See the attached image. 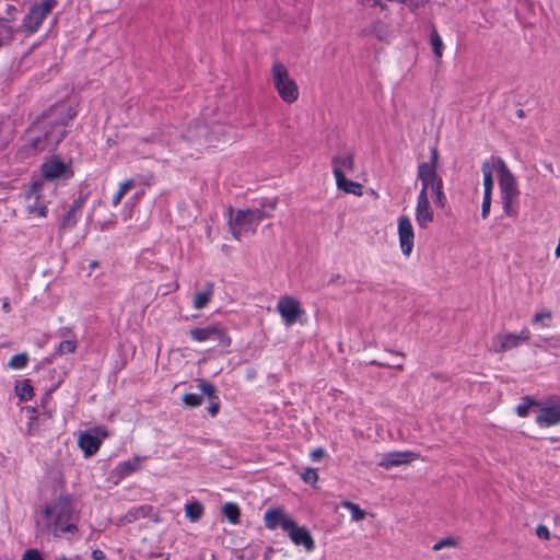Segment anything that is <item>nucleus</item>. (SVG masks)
Listing matches in <instances>:
<instances>
[{"label": "nucleus", "instance_id": "obj_10", "mask_svg": "<svg viewBox=\"0 0 560 560\" xmlns=\"http://www.w3.org/2000/svg\"><path fill=\"white\" fill-rule=\"evenodd\" d=\"M277 310L280 313L284 324L292 326L304 313L301 308L300 302L292 296H283L278 301Z\"/></svg>", "mask_w": 560, "mask_h": 560}, {"label": "nucleus", "instance_id": "obj_20", "mask_svg": "<svg viewBox=\"0 0 560 560\" xmlns=\"http://www.w3.org/2000/svg\"><path fill=\"white\" fill-rule=\"evenodd\" d=\"M85 201V197L80 196L77 200L73 201L69 211L65 214L61 221V228L70 229L73 228L77 223V215L81 211V208Z\"/></svg>", "mask_w": 560, "mask_h": 560}, {"label": "nucleus", "instance_id": "obj_36", "mask_svg": "<svg viewBox=\"0 0 560 560\" xmlns=\"http://www.w3.org/2000/svg\"><path fill=\"white\" fill-rule=\"evenodd\" d=\"M551 319H552L551 311H540L534 315L532 323L540 324L542 327H549Z\"/></svg>", "mask_w": 560, "mask_h": 560}, {"label": "nucleus", "instance_id": "obj_5", "mask_svg": "<svg viewBox=\"0 0 560 560\" xmlns=\"http://www.w3.org/2000/svg\"><path fill=\"white\" fill-rule=\"evenodd\" d=\"M47 185L44 180H35L26 190L24 208L31 218H46L48 199L45 195Z\"/></svg>", "mask_w": 560, "mask_h": 560}, {"label": "nucleus", "instance_id": "obj_34", "mask_svg": "<svg viewBox=\"0 0 560 560\" xmlns=\"http://www.w3.org/2000/svg\"><path fill=\"white\" fill-rule=\"evenodd\" d=\"M151 510L150 506L148 505H143V506H139V508H135L132 510H130L124 517V520L127 522V523H131L136 520H138L139 517H144L147 516V514L149 513V511Z\"/></svg>", "mask_w": 560, "mask_h": 560}, {"label": "nucleus", "instance_id": "obj_51", "mask_svg": "<svg viewBox=\"0 0 560 560\" xmlns=\"http://www.w3.org/2000/svg\"><path fill=\"white\" fill-rule=\"evenodd\" d=\"M326 452L323 447H317L311 452V458L314 462L320 460L325 456Z\"/></svg>", "mask_w": 560, "mask_h": 560}, {"label": "nucleus", "instance_id": "obj_13", "mask_svg": "<svg viewBox=\"0 0 560 560\" xmlns=\"http://www.w3.org/2000/svg\"><path fill=\"white\" fill-rule=\"evenodd\" d=\"M398 235L402 254L409 256L413 248L415 233L411 221L406 215H401L398 219Z\"/></svg>", "mask_w": 560, "mask_h": 560}, {"label": "nucleus", "instance_id": "obj_53", "mask_svg": "<svg viewBox=\"0 0 560 560\" xmlns=\"http://www.w3.org/2000/svg\"><path fill=\"white\" fill-rule=\"evenodd\" d=\"M277 207V199L268 200L266 203L262 205L260 209L269 208L270 210H275Z\"/></svg>", "mask_w": 560, "mask_h": 560}, {"label": "nucleus", "instance_id": "obj_33", "mask_svg": "<svg viewBox=\"0 0 560 560\" xmlns=\"http://www.w3.org/2000/svg\"><path fill=\"white\" fill-rule=\"evenodd\" d=\"M141 467V458L133 457L130 460L124 462L119 465V470L122 475H129L132 471L140 469Z\"/></svg>", "mask_w": 560, "mask_h": 560}, {"label": "nucleus", "instance_id": "obj_24", "mask_svg": "<svg viewBox=\"0 0 560 560\" xmlns=\"http://www.w3.org/2000/svg\"><path fill=\"white\" fill-rule=\"evenodd\" d=\"M212 294H213V284L209 282V283H207L206 289L202 292H198L195 295L194 302H192L194 307L196 310L203 308L211 300Z\"/></svg>", "mask_w": 560, "mask_h": 560}, {"label": "nucleus", "instance_id": "obj_47", "mask_svg": "<svg viewBox=\"0 0 560 560\" xmlns=\"http://www.w3.org/2000/svg\"><path fill=\"white\" fill-rule=\"evenodd\" d=\"M501 199H502V203H503V210H504V212H505L508 215H510V217L514 215V214H515V211H514V209H513V207H512V202H513V200H514L515 198H513V197H501Z\"/></svg>", "mask_w": 560, "mask_h": 560}, {"label": "nucleus", "instance_id": "obj_46", "mask_svg": "<svg viewBox=\"0 0 560 560\" xmlns=\"http://www.w3.org/2000/svg\"><path fill=\"white\" fill-rule=\"evenodd\" d=\"M371 364L377 365V366H383V368H394V369H398V370H404V363L402 362L397 363V361L389 362V361L373 360V361H371Z\"/></svg>", "mask_w": 560, "mask_h": 560}, {"label": "nucleus", "instance_id": "obj_14", "mask_svg": "<svg viewBox=\"0 0 560 560\" xmlns=\"http://www.w3.org/2000/svg\"><path fill=\"white\" fill-rule=\"evenodd\" d=\"M419 458V454L411 451L389 452L382 456L378 466L384 469H390L401 465L409 464Z\"/></svg>", "mask_w": 560, "mask_h": 560}, {"label": "nucleus", "instance_id": "obj_32", "mask_svg": "<svg viewBox=\"0 0 560 560\" xmlns=\"http://www.w3.org/2000/svg\"><path fill=\"white\" fill-rule=\"evenodd\" d=\"M432 195H434V202L439 208H444L446 206V196L443 191V180L438 183L433 189L430 190Z\"/></svg>", "mask_w": 560, "mask_h": 560}, {"label": "nucleus", "instance_id": "obj_3", "mask_svg": "<svg viewBox=\"0 0 560 560\" xmlns=\"http://www.w3.org/2000/svg\"><path fill=\"white\" fill-rule=\"evenodd\" d=\"M271 213L264 209H247L237 210L234 212L232 209L229 211V228L235 240H241L243 236L255 233L258 224L266 218H270Z\"/></svg>", "mask_w": 560, "mask_h": 560}, {"label": "nucleus", "instance_id": "obj_6", "mask_svg": "<svg viewBox=\"0 0 560 560\" xmlns=\"http://www.w3.org/2000/svg\"><path fill=\"white\" fill-rule=\"evenodd\" d=\"M536 423L542 428L560 424V395L537 405Z\"/></svg>", "mask_w": 560, "mask_h": 560}, {"label": "nucleus", "instance_id": "obj_12", "mask_svg": "<svg viewBox=\"0 0 560 560\" xmlns=\"http://www.w3.org/2000/svg\"><path fill=\"white\" fill-rule=\"evenodd\" d=\"M335 178L346 176L354 171V152L351 149H341L331 158Z\"/></svg>", "mask_w": 560, "mask_h": 560}, {"label": "nucleus", "instance_id": "obj_31", "mask_svg": "<svg viewBox=\"0 0 560 560\" xmlns=\"http://www.w3.org/2000/svg\"><path fill=\"white\" fill-rule=\"evenodd\" d=\"M341 505L347 508L351 512V518L354 522L362 521L366 516V512L362 510L358 504L351 501H342Z\"/></svg>", "mask_w": 560, "mask_h": 560}, {"label": "nucleus", "instance_id": "obj_8", "mask_svg": "<svg viewBox=\"0 0 560 560\" xmlns=\"http://www.w3.org/2000/svg\"><path fill=\"white\" fill-rule=\"evenodd\" d=\"M108 436V431L104 427H96L93 430L80 433L78 444L86 457L98 452L102 441Z\"/></svg>", "mask_w": 560, "mask_h": 560}, {"label": "nucleus", "instance_id": "obj_4", "mask_svg": "<svg viewBox=\"0 0 560 560\" xmlns=\"http://www.w3.org/2000/svg\"><path fill=\"white\" fill-rule=\"evenodd\" d=\"M275 89L281 100L288 104L294 103L299 97L296 82L290 78L287 67L282 62H275L271 68Z\"/></svg>", "mask_w": 560, "mask_h": 560}, {"label": "nucleus", "instance_id": "obj_39", "mask_svg": "<svg viewBox=\"0 0 560 560\" xmlns=\"http://www.w3.org/2000/svg\"><path fill=\"white\" fill-rule=\"evenodd\" d=\"M13 37H14L13 28L5 23H1L0 24V47L2 45H4L5 43L11 42L13 39Z\"/></svg>", "mask_w": 560, "mask_h": 560}, {"label": "nucleus", "instance_id": "obj_55", "mask_svg": "<svg viewBox=\"0 0 560 560\" xmlns=\"http://www.w3.org/2000/svg\"><path fill=\"white\" fill-rule=\"evenodd\" d=\"M340 279V275H334L330 279V282H336Z\"/></svg>", "mask_w": 560, "mask_h": 560}, {"label": "nucleus", "instance_id": "obj_41", "mask_svg": "<svg viewBox=\"0 0 560 560\" xmlns=\"http://www.w3.org/2000/svg\"><path fill=\"white\" fill-rule=\"evenodd\" d=\"M203 397L198 394H185L183 396V402L188 407H198L202 404Z\"/></svg>", "mask_w": 560, "mask_h": 560}, {"label": "nucleus", "instance_id": "obj_50", "mask_svg": "<svg viewBox=\"0 0 560 560\" xmlns=\"http://www.w3.org/2000/svg\"><path fill=\"white\" fill-rule=\"evenodd\" d=\"M536 535L540 538V539H549L550 538V533H549V529L545 526V525H538L537 528H536Z\"/></svg>", "mask_w": 560, "mask_h": 560}, {"label": "nucleus", "instance_id": "obj_2", "mask_svg": "<svg viewBox=\"0 0 560 560\" xmlns=\"http://www.w3.org/2000/svg\"><path fill=\"white\" fill-rule=\"evenodd\" d=\"M47 530L56 537L78 530V515L68 497H59L44 509Z\"/></svg>", "mask_w": 560, "mask_h": 560}, {"label": "nucleus", "instance_id": "obj_25", "mask_svg": "<svg viewBox=\"0 0 560 560\" xmlns=\"http://www.w3.org/2000/svg\"><path fill=\"white\" fill-rule=\"evenodd\" d=\"M191 338L196 341H206L212 339V334L217 332V325H210L203 328H194L189 331Z\"/></svg>", "mask_w": 560, "mask_h": 560}, {"label": "nucleus", "instance_id": "obj_45", "mask_svg": "<svg viewBox=\"0 0 560 560\" xmlns=\"http://www.w3.org/2000/svg\"><path fill=\"white\" fill-rule=\"evenodd\" d=\"M491 196L492 195L483 194V200H482V205H481V217H482V219L488 218V215L490 213Z\"/></svg>", "mask_w": 560, "mask_h": 560}, {"label": "nucleus", "instance_id": "obj_29", "mask_svg": "<svg viewBox=\"0 0 560 560\" xmlns=\"http://www.w3.org/2000/svg\"><path fill=\"white\" fill-rule=\"evenodd\" d=\"M430 43H431L435 58L441 59L442 55H443L444 44H443L442 37L440 36V34L438 33V31L434 26L432 27V31L430 34Z\"/></svg>", "mask_w": 560, "mask_h": 560}, {"label": "nucleus", "instance_id": "obj_52", "mask_svg": "<svg viewBox=\"0 0 560 560\" xmlns=\"http://www.w3.org/2000/svg\"><path fill=\"white\" fill-rule=\"evenodd\" d=\"M438 159H439V154H438L436 149H432L431 150L430 161L429 162H422L421 164H432L433 165V170H436Z\"/></svg>", "mask_w": 560, "mask_h": 560}, {"label": "nucleus", "instance_id": "obj_7", "mask_svg": "<svg viewBox=\"0 0 560 560\" xmlns=\"http://www.w3.org/2000/svg\"><path fill=\"white\" fill-rule=\"evenodd\" d=\"M530 339V331L523 328L518 334L502 332L492 337L490 350L494 353H503L508 350L520 347L521 343Z\"/></svg>", "mask_w": 560, "mask_h": 560}, {"label": "nucleus", "instance_id": "obj_60", "mask_svg": "<svg viewBox=\"0 0 560 560\" xmlns=\"http://www.w3.org/2000/svg\"><path fill=\"white\" fill-rule=\"evenodd\" d=\"M8 306H9V304L5 302V303L3 304V307H4V308H8Z\"/></svg>", "mask_w": 560, "mask_h": 560}, {"label": "nucleus", "instance_id": "obj_26", "mask_svg": "<svg viewBox=\"0 0 560 560\" xmlns=\"http://www.w3.org/2000/svg\"><path fill=\"white\" fill-rule=\"evenodd\" d=\"M222 514L229 520L231 524H238L241 517V510L237 504L233 502H226L222 506Z\"/></svg>", "mask_w": 560, "mask_h": 560}, {"label": "nucleus", "instance_id": "obj_23", "mask_svg": "<svg viewBox=\"0 0 560 560\" xmlns=\"http://www.w3.org/2000/svg\"><path fill=\"white\" fill-rule=\"evenodd\" d=\"M43 13H40L35 8H32L28 14L25 16L23 21V26L30 32L34 33L37 31L42 22L44 21Z\"/></svg>", "mask_w": 560, "mask_h": 560}, {"label": "nucleus", "instance_id": "obj_37", "mask_svg": "<svg viewBox=\"0 0 560 560\" xmlns=\"http://www.w3.org/2000/svg\"><path fill=\"white\" fill-rule=\"evenodd\" d=\"M28 362V357L26 353H19V354H15L13 355L10 361H9V368L11 369H14V370H19V369H23L26 366Z\"/></svg>", "mask_w": 560, "mask_h": 560}, {"label": "nucleus", "instance_id": "obj_1", "mask_svg": "<svg viewBox=\"0 0 560 560\" xmlns=\"http://www.w3.org/2000/svg\"><path fill=\"white\" fill-rule=\"evenodd\" d=\"M75 116L72 107L58 104L46 112L28 130L33 145L39 150L54 149L67 135V125Z\"/></svg>", "mask_w": 560, "mask_h": 560}, {"label": "nucleus", "instance_id": "obj_43", "mask_svg": "<svg viewBox=\"0 0 560 560\" xmlns=\"http://www.w3.org/2000/svg\"><path fill=\"white\" fill-rule=\"evenodd\" d=\"M75 349H77L75 340H63L59 343L58 353L59 354L73 353L75 351Z\"/></svg>", "mask_w": 560, "mask_h": 560}, {"label": "nucleus", "instance_id": "obj_44", "mask_svg": "<svg viewBox=\"0 0 560 560\" xmlns=\"http://www.w3.org/2000/svg\"><path fill=\"white\" fill-rule=\"evenodd\" d=\"M56 1L55 0H45L39 5L34 7L36 10H38L40 13H43V16L46 18L52 8L55 7Z\"/></svg>", "mask_w": 560, "mask_h": 560}, {"label": "nucleus", "instance_id": "obj_19", "mask_svg": "<svg viewBox=\"0 0 560 560\" xmlns=\"http://www.w3.org/2000/svg\"><path fill=\"white\" fill-rule=\"evenodd\" d=\"M198 388L202 392V394H205L209 398L210 406L208 410L211 413V416H215L219 411L220 406L219 398L215 395V387L211 383L200 381L198 384Z\"/></svg>", "mask_w": 560, "mask_h": 560}, {"label": "nucleus", "instance_id": "obj_54", "mask_svg": "<svg viewBox=\"0 0 560 560\" xmlns=\"http://www.w3.org/2000/svg\"><path fill=\"white\" fill-rule=\"evenodd\" d=\"M92 556H93L94 560H103L104 557H105L104 552L102 550H98V549L94 550L92 552Z\"/></svg>", "mask_w": 560, "mask_h": 560}, {"label": "nucleus", "instance_id": "obj_16", "mask_svg": "<svg viewBox=\"0 0 560 560\" xmlns=\"http://www.w3.org/2000/svg\"><path fill=\"white\" fill-rule=\"evenodd\" d=\"M434 220V212L430 205L429 197L424 194L418 196L416 207V221L419 228L427 229Z\"/></svg>", "mask_w": 560, "mask_h": 560}, {"label": "nucleus", "instance_id": "obj_58", "mask_svg": "<svg viewBox=\"0 0 560 560\" xmlns=\"http://www.w3.org/2000/svg\"><path fill=\"white\" fill-rule=\"evenodd\" d=\"M517 115H518V117H523V116H524V112H523V109H520V110L517 112Z\"/></svg>", "mask_w": 560, "mask_h": 560}, {"label": "nucleus", "instance_id": "obj_27", "mask_svg": "<svg viewBox=\"0 0 560 560\" xmlns=\"http://www.w3.org/2000/svg\"><path fill=\"white\" fill-rule=\"evenodd\" d=\"M364 34H373L380 40H386L389 37V28L383 22L373 23L368 30L363 31Z\"/></svg>", "mask_w": 560, "mask_h": 560}, {"label": "nucleus", "instance_id": "obj_49", "mask_svg": "<svg viewBox=\"0 0 560 560\" xmlns=\"http://www.w3.org/2000/svg\"><path fill=\"white\" fill-rule=\"evenodd\" d=\"M22 560H44L37 549H28L24 552Z\"/></svg>", "mask_w": 560, "mask_h": 560}, {"label": "nucleus", "instance_id": "obj_35", "mask_svg": "<svg viewBox=\"0 0 560 560\" xmlns=\"http://www.w3.org/2000/svg\"><path fill=\"white\" fill-rule=\"evenodd\" d=\"M133 187H135L133 179H128V180L121 183L118 191L113 197V205L117 206L121 201L122 197Z\"/></svg>", "mask_w": 560, "mask_h": 560}, {"label": "nucleus", "instance_id": "obj_40", "mask_svg": "<svg viewBox=\"0 0 560 560\" xmlns=\"http://www.w3.org/2000/svg\"><path fill=\"white\" fill-rule=\"evenodd\" d=\"M217 332L218 334H212L211 340H215L218 342V345L221 347H229L231 345V339L225 334V331L218 325H217Z\"/></svg>", "mask_w": 560, "mask_h": 560}, {"label": "nucleus", "instance_id": "obj_28", "mask_svg": "<svg viewBox=\"0 0 560 560\" xmlns=\"http://www.w3.org/2000/svg\"><path fill=\"white\" fill-rule=\"evenodd\" d=\"M186 516L190 522L199 521L203 515V506L200 502L194 501L185 505Z\"/></svg>", "mask_w": 560, "mask_h": 560}, {"label": "nucleus", "instance_id": "obj_17", "mask_svg": "<svg viewBox=\"0 0 560 560\" xmlns=\"http://www.w3.org/2000/svg\"><path fill=\"white\" fill-rule=\"evenodd\" d=\"M264 521L268 529H275L278 525H281L284 530V523L292 521V518L288 517L282 509H275L265 513Z\"/></svg>", "mask_w": 560, "mask_h": 560}, {"label": "nucleus", "instance_id": "obj_59", "mask_svg": "<svg viewBox=\"0 0 560 560\" xmlns=\"http://www.w3.org/2000/svg\"><path fill=\"white\" fill-rule=\"evenodd\" d=\"M254 376H255V371L253 370V371H250V372L248 373V377L250 378V377H254Z\"/></svg>", "mask_w": 560, "mask_h": 560}, {"label": "nucleus", "instance_id": "obj_11", "mask_svg": "<svg viewBox=\"0 0 560 560\" xmlns=\"http://www.w3.org/2000/svg\"><path fill=\"white\" fill-rule=\"evenodd\" d=\"M284 532L290 539L298 546L302 545L306 551L311 552L315 548L314 539L306 527L299 526L293 520L284 523Z\"/></svg>", "mask_w": 560, "mask_h": 560}, {"label": "nucleus", "instance_id": "obj_30", "mask_svg": "<svg viewBox=\"0 0 560 560\" xmlns=\"http://www.w3.org/2000/svg\"><path fill=\"white\" fill-rule=\"evenodd\" d=\"M537 405H539V401H536L530 397L526 396L523 398L522 402L516 407V413L522 418L527 417L530 408H535L537 410Z\"/></svg>", "mask_w": 560, "mask_h": 560}, {"label": "nucleus", "instance_id": "obj_15", "mask_svg": "<svg viewBox=\"0 0 560 560\" xmlns=\"http://www.w3.org/2000/svg\"><path fill=\"white\" fill-rule=\"evenodd\" d=\"M418 179L421 182V190L419 196L423 194L428 196V191L442 180L438 175L436 170H433L432 164H419L418 166Z\"/></svg>", "mask_w": 560, "mask_h": 560}, {"label": "nucleus", "instance_id": "obj_22", "mask_svg": "<svg viewBox=\"0 0 560 560\" xmlns=\"http://www.w3.org/2000/svg\"><path fill=\"white\" fill-rule=\"evenodd\" d=\"M335 179L339 190L358 197L362 196L363 186L360 183L347 179L346 176H340L339 178Z\"/></svg>", "mask_w": 560, "mask_h": 560}, {"label": "nucleus", "instance_id": "obj_21", "mask_svg": "<svg viewBox=\"0 0 560 560\" xmlns=\"http://www.w3.org/2000/svg\"><path fill=\"white\" fill-rule=\"evenodd\" d=\"M42 171L46 179H55L66 172V165L59 160H50L43 164Z\"/></svg>", "mask_w": 560, "mask_h": 560}, {"label": "nucleus", "instance_id": "obj_42", "mask_svg": "<svg viewBox=\"0 0 560 560\" xmlns=\"http://www.w3.org/2000/svg\"><path fill=\"white\" fill-rule=\"evenodd\" d=\"M301 478L305 483L315 485L318 481L317 470L314 468H306L302 474Z\"/></svg>", "mask_w": 560, "mask_h": 560}, {"label": "nucleus", "instance_id": "obj_57", "mask_svg": "<svg viewBox=\"0 0 560 560\" xmlns=\"http://www.w3.org/2000/svg\"><path fill=\"white\" fill-rule=\"evenodd\" d=\"M97 265H98L97 261H92L90 264V268H95V267H97Z\"/></svg>", "mask_w": 560, "mask_h": 560}, {"label": "nucleus", "instance_id": "obj_38", "mask_svg": "<svg viewBox=\"0 0 560 560\" xmlns=\"http://www.w3.org/2000/svg\"><path fill=\"white\" fill-rule=\"evenodd\" d=\"M15 390L21 400H28L32 398L33 387L30 385L27 381L19 384Z\"/></svg>", "mask_w": 560, "mask_h": 560}, {"label": "nucleus", "instance_id": "obj_48", "mask_svg": "<svg viewBox=\"0 0 560 560\" xmlns=\"http://www.w3.org/2000/svg\"><path fill=\"white\" fill-rule=\"evenodd\" d=\"M455 545H456L455 540L451 537H447V538L441 539L438 542H435L433 546V550L438 551L445 547H453Z\"/></svg>", "mask_w": 560, "mask_h": 560}, {"label": "nucleus", "instance_id": "obj_18", "mask_svg": "<svg viewBox=\"0 0 560 560\" xmlns=\"http://www.w3.org/2000/svg\"><path fill=\"white\" fill-rule=\"evenodd\" d=\"M498 171L497 159L485 161L481 166L483 174V194L492 195L493 189V172Z\"/></svg>", "mask_w": 560, "mask_h": 560}, {"label": "nucleus", "instance_id": "obj_56", "mask_svg": "<svg viewBox=\"0 0 560 560\" xmlns=\"http://www.w3.org/2000/svg\"><path fill=\"white\" fill-rule=\"evenodd\" d=\"M374 5H380V8H381L382 10H384V9L386 8V5H385L384 3H382L380 0H378V3H375V2H374Z\"/></svg>", "mask_w": 560, "mask_h": 560}, {"label": "nucleus", "instance_id": "obj_61", "mask_svg": "<svg viewBox=\"0 0 560 560\" xmlns=\"http://www.w3.org/2000/svg\"><path fill=\"white\" fill-rule=\"evenodd\" d=\"M163 560H170V556L167 555Z\"/></svg>", "mask_w": 560, "mask_h": 560}, {"label": "nucleus", "instance_id": "obj_9", "mask_svg": "<svg viewBox=\"0 0 560 560\" xmlns=\"http://www.w3.org/2000/svg\"><path fill=\"white\" fill-rule=\"evenodd\" d=\"M497 164L501 197L516 198L520 191L514 175L501 158L497 159Z\"/></svg>", "mask_w": 560, "mask_h": 560}]
</instances>
